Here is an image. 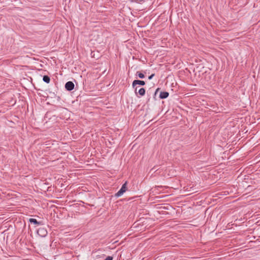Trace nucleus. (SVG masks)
Here are the masks:
<instances>
[{
    "mask_svg": "<svg viewBox=\"0 0 260 260\" xmlns=\"http://www.w3.org/2000/svg\"><path fill=\"white\" fill-rule=\"evenodd\" d=\"M145 84V82L143 80H135L132 83V86L133 88L135 90V92L136 94H137V88L138 87L137 86V85H140L142 86H143Z\"/></svg>",
    "mask_w": 260,
    "mask_h": 260,
    "instance_id": "f257e3e1",
    "label": "nucleus"
},
{
    "mask_svg": "<svg viewBox=\"0 0 260 260\" xmlns=\"http://www.w3.org/2000/svg\"><path fill=\"white\" fill-rule=\"evenodd\" d=\"M127 182H125L122 185L120 190L115 193V196L116 197H119L121 196L124 192L126 190Z\"/></svg>",
    "mask_w": 260,
    "mask_h": 260,
    "instance_id": "f03ea898",
    "label": "nucleus"
},
{
    "mask_svg": "<svg viewBox=\"0 0 260 260\" xmlns=\"http://www.w3.org/2000/svg\"><path fill=\"white\" fill-rule=\"evenodd\" d=\"M74 84L72 81H68L65 84V88L68 91H71L74 88Z\"/></svg>",
    "mask_w": 260,
    "mask_h": 260,
    "instance_id": "7ed1b4c3",
    "label": "nucleus"
},
{
    "mask_svg": "<svg viewBox=\"0 0 260 260\" xmlns=\"http://www.w3.org/2000/svg\"><path fill=\"white\" fill-rule=\"evenodd\" d=\"M37 233L39 235L42 237H44L47 235V231L44 228L39 229Z\"/></svg>",
    "mask_w": 260,
    "mask_h": 260,
    "instance_id": "20e7f679",
    "label": "nucleus"
},
{
    "mask_svg": "<svg viewBox=\"0 0 260 260\" xmlns=\"http://www.w3.org/2000/svg\"><path fill=\"white\" fill-rule=\"evenodd\" d=\"M169 95V93L167 91H161L159 94V98L161 99H165L167 98Z\"/></svg>",
    "mask_w": 260,
    "mask_h": 260,
    "instance_id": "39448f33",
    "label": "nucleus"
},
{
    "mask_svg": "<svg viewBox=\"0 0 260 260\" xmlns=\"http://www.w3.org/2000/svg\"><path fill=\"white\" fill-rule=\"evenodd\" d=\"M43 80L44 82L46 83H49L50 81V78L48 76L45 75L43 76Z\"/></svg>",
    "mask_w": 260,
    "mask_h": 260,
    "instance_id": "423d86ee",
    "label": "nucleus"
},
{
    "mask_svg": "<svg viewBox=\"0 0 260 260\" xmlns=\"http://www.w3.org/2000/svg\"><path fill=\"white\" fill-rule=\"evenodd\" d=\"M29 221L30 222V223H32L35 224H41V222H39L36 219H35V218H30L29 219Z\"/></svg>",
    "mask_w": 260,
    "mask_h": 260,
    "instance_id": "0eeeda50",
    "label": "nucleus"
},
{
    "mask_svg": "<svg viewBox=\"0 0 260 260\" xmlns=\"http://www.w3.org/2000/svg\"><path fill=\"white\" fill-rule=\"evenodd\" d=\"M138 93L141 95L143 96L145 94V89L144 88H141L138 91Z\"/></svg>",
    "mask_w": 260,
    "mask_h": 260,
    "instance_id": "6e6552de",
    "label": "nucleus"
},
{
    "mask_svg": "<svg viewBox=\"0 0 260 260\" xmlns=\"http://www.w3.org/2000/svg\"><path fill=\"white\" fill-rule=\"evenodd\" d=\"M136 75L141 79H143L145 77L144 75L140 72H137Z\"/></svg>",
    "mask_w": 260,
    "mask_h": 260,
    "instance_id": "1a4fd4ad",
    "label": "nucleus"
},
{
    "mask_svg": "<svg viewBox=\"0 0 260 260\" xmlns=\"http://www.w3.org/2000/svg\"><path fill=\"white\" fill-rule=\"evenodd\" d=\"M113 258L111 256H107L104 260H113Z\"/></svg>",
    "mask_w": 260,
    "mask_h": 260,
    "instance_id": "9d476101",
    "label": "nucleus"
},
{
    "mask_svg": "<svg viewBox=\"0 0 260 260\" xmlns=\"http://www.w3.org/2000/svg\"><path fill=\"white\" fill-rule=\"evenodd\" d=\"M154 76V74H152V75H151L150 76H149L148 77V79L149 80H151L152 79V78Z\"/></svg>",
    "mask_w": 260,
    "mask_h": 260,
    "instance_id": "9b49d317",
    "label": "nucleus"
},
{
    "mask_svg": "<svg viewBox=\"0 0 260 260\" xmlns=\"http://www.w3.org/2000/svg\"><path fill=\"white\" fill-rule=\"evenodd\" d=\"M132 2H136V3H140V2H141L142 1H143L144 0H131Z\"/></svg>",
    "mask_w": 260,
    "mask_h": 260,
    "instance_id": "f8f14e48",
    "label": "nucleus"
},
{
    "mask_svg": "<svg viewBox=\"0 0 260 260\" xmlns=\"http://www.w3.org/2000/svg\"><path fill=\"white\" fill-rule=\"evenodd\" d=\"M158 90H159V88H157V89H156V90H155V93H154V95H156V93H157V92H158Z\"/></svg>",
    "mask_w": 260,
    "mask_h": 260,
    "instance_id": "ddd939ff",
    "label": "nucleus"
},
{
    "mask_svg": "<svg viewBox=\"0 0 260 260\" xmlns=\"http://www.w3.org/2000/svg\"><path fill=\"white\" fill-rule=\"evenodd\" d=\"M137 90H138V88H137V94L138 93V91H137Z\"/></svg>",
    "mask_w": 260,
    "mask_h": 260,
    "instance_id": "4468645a",
    "label": "nucleus"
}]
</instances>
